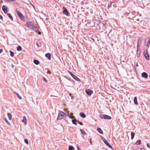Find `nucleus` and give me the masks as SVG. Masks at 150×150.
<instances>
[{"mask_svg": "<svg viewBox=\"0 0 150 150\" xmlns=\"http://www.w3.org/2000/svg\"><path fill=\"white\" fill-rule=\"evenodd\" d=\"M74 148L71 146H69V150H74Z\"/></svg>", "mask_w": 150, "mask_h": 150, "instance_id": "nucleus-24", "label": "nucleus"}, {"mask_svg": "<svg viewBox=\"0 0 150 150\" xmlns=\"http://www.w3.org/2000/svg\"><path fill=\"white\" fill-rule=\"evenodd\" d=\"M100 117L102 119L110 120L111 119V117L108 115H101Z\"/></svg>", "mask_w": 150, "mask_h": 150, "instance_id": "nucleus-3", "label": "nucleus"}, {"mask_svg": "<svg viewBox=\"0 0 150 150\" xmlns=\"http://www.w3.org/2000/svg\"><path fill=\"white\" fill-rule=\"evenodd\" d=\"M141 75L143 77L145 78H147L148 77L147 74L145 72H143L142 73Z\"/></svg>", "mask_w": 150, "mask_h": 150, "instance_id": "nucleus-11", "label": "nucleus"}, {"mask_svg": "<svg viewBox=\"0 0 150 150\" xmlns=\"http://www.w3.org/2000/svg\"><path fill=\"white\" fill-rule=\"evenodd\" d=\"M79 124L80 125H82L83 124L81 122H79Z\"/></svg>", "mask_w": 150, "mask_h": 150, "instance_id": "nucleus-42", "label": "nucleus"}, {"mask_svg": "<svg viewBox=\"0 0 150 150\" xmlns=\"http://www.w3.org/2000/svg\"><path fill=\"white\" fill-rule=\"evenodd\" d=\"M97 130L99 133L100 134H102L103 133L102 130L100 128H98Z\"/></svg>", "mask_w": 150, "mask_h": 150, "instance_id": "nucleus-20", "label": "nucleus"}, {"mask_svg": "<svg viewBox=\"0 0 150 150\" xmlns=\"http://www.w3.org/2000/svg\"><path fill=\"white\" fill-rule=\"evenodd\" d=\"M48 72L49 73H50V72L49 71H48Z\"/></svg>", "mask_w": 150, "mask_h": 150, "instance_id": "nucleus-47", "label": "nucleus"}, {"mask_svg": "<svg viewBox=\"0 0 150 150\" xmlns=\"http://www.w3.org/2000/svg\"><path fill=\"white\" fill-rule=\"evenodd\" d=\"M67 116H69V114L68 113H64V117H65V118Z\"/></svg>", "mask_w": 150, "mask_h": 150, "instance_id": "nucleus-31", "label": "nucleus"}, {"mask_svg": "<svg viewBox=\"0 0 150 150\" xmlns=\"http://www.w3.org/2000/svg\"><path fill=\"white\" fill-rule=\"evenodd\" d=\"M68 72H69V74H70L71 76V75H72V74H72V73H71V72L69 71H68Z\"/></svg>", "mask_w": 150, "mask_h": 150, "instance_id": "nucleus-40", "label": "nucleus"}, {"mask_svg": "<svg viewBox=\"0 0 150 150\" xmlns=\"http://www.w3.org/2000/svg\"><path fill=\"white\" fill-rule=\"evenodd\" d=\"M63 9L64 10L63 13L67 16H69V13L67 9L64 7H63Z\"/></svg>", "mask_w": 150, "mask_h": 150, "instance_id": "nucleus-7", "label": "nucleus"}, {"mask_svg": "<svg viewBox=\"0 0 150 150\" xmlns=\"http://www.w3.org/2000/svg\"><path fill=\"white\" fill-rule=\"evenodd\" d=\"M147 146L148 148H150V144H149L147 143Z\"/></svg>", "mask_w": 150, "mask_h": 150, "instance_id": "nucleus-37", "label": "nucleus"}, {"mask_svg": "<svg viewBox=\"0 0 150 150\" xmlns=\"http://www.w3.org/2000/svg\"><path fill=\"white\" fill-rule=\"evenodd\" d=\"M43 80L44 81H45V82H47V80H46V79L45 78L43 77Z\"/></svg>", "mask_w": 150, "mask_h": 150, "instance_id": "nucleus-38", "label": "nucleus"}, {"mask_svg": "<svg viewBox=\"0 0 150 150\" xmlns=\"http://www.w3.org/2000/svg\"><path fill=\"white\" fill-rule=\"evenodd\" d=\"M80 130L82 134L83 135H86L85 132L82 129H81Z\"/></svg>", "mask_w": 150, "mask_h": 150, "instance_id": "nucleus-25", "label": "nucleus"}, {"mask_svg": "<svg viewBox=\"0 0 150 150\" xmlns=\"http://www.w3.org/2000/svg\"><path fill=\"white\" fill-rule=\"evenodd\" d=\"M100 137L102 139V140L104 142V143L106 145L108 144L109 143L108 142V141L103 137L101 136Z\"/></svg>", "mask_w": 150, "mask_h": 150, "instance_id": "nucleus-9", "label": "nucleus"}, {"mask_svg": "<svg viewBox=\"0 0 150 150\" xmlns=\"http://www.w3.org/2000/svg\"><path fill=\"white\" fill-rule=\"evenodd\" d=\"M64 112L62 111L60 112L59 113L58 116L57 118V120H59L61 119H62L64 117Z\"/></svg>", "mask_w": 150, "mask_h": 150, "instance_id": "nucleus-2", "label": "nucleus"}, {"mask_svg": "<svg viewBox=\"0 0 150 150\" xmlns=\"http://www.w3.org/2000/svg\"><path fill=\"white\" fill-rule=\"evenodd\" d=\"M71 76L74 79H75L77 81L80 80L74 74H72V75H71Z\"/></svg>", "mask_w": 150, "mask_h": 150, "instance_id": "nucleus-13", "label": "nucleus"}, {"mask_svg": "<svg viewBox=\"0 0 150 150\" xmlns=\"http://www.w3.org/2000/svg\"><path fill=\"white\" fill-rule=\"evenodd\" d=\"M16 13L19 18L22 21H25V16L20 11H17Z\"/></svg>", "mask_w": 150, "mask_h": 150, "instance_id": "nucleus-1", "label": "nucleus"}, {"mask_svg": "<svg viewBox=\"0 0 150 150\" xmlns=\"http://www.w3.org/2000/svg\"><path fill=\"white\" fill-rule=\"evenodd\" d=\"M2 9L5 13H7L8 11V7L7 6L4 5L3 6Z\"/></svg>", "mask_w": 150, "mask_h": 150, "instance_id": "nucleus-8", "label": "nucleus"}, {"mask_svg": "<svg viewBox=\"0 0 150 150\" xmlns=\"http://www.w3.org/2000/svg\"><path fill=\"white\" fill-rule=\"evenodd\" d=\"M150 44V40L149 39L147 38L146 39L145 45L146 46H148Z\"/></svg>", "mask_w": 150, "mask_h": 150, "instance_id": "nucleus-10", "label": "nucleus"}, {"mask_svg": "<svg viewBox=\"0 0 150 150\" xmlns=\"http://www.w3.org/2000/svg\"><path fill=\"white\" fill-rule=\"evenodd\" d=\"M135 134L133 132H132L131 133V139H133L134 136Z\"/></svg>", "mask_w": 150, "mask_h": 150, "instance_id": "nucleus-27", "label": "nucleus"}, {"mask_svg": "<svg viewBox=\"0 0 150 150\" xmlns=\"http://www.w3.org/2000/svg\"><path fill=\"white\" fill-rule=\"evenodd\" d=\"M134 103L135 104H136V105L138 104L137 101V98L136 97H135L134 98Z\"/></svg>", "mask_w": 150, "mask_h": 150, "instance_id": "nucleus-18", "label": "nucleus"}, {"mask_svg": "<svg viewBox=\"0 0 150 150\" xmlns=\"http://www.w3.org/2000/svg\"><path fill=\"white\" fill-rule=\"evenodd\" d=\"M141 144V141L140 140H138L135 143V144L138 145H139Z\"/></svg>", "mask_w": 150, "mask_h": 150, "instance_id": "nucleus-23", "label": "nucleus"}, {"mask_svg": "<svg viewBox=\"0 0 150 150\" xmlns=\"http://www.w3.org/2000/svg\"><path fill=\"white\" fill-rule=\"evenodd\" d=\"M86 93L88 95L91 96V94L93 93V91L89 89H87L85 91Z\"/></svg>", "mask_w": 150, "mask_h": 150, "instance_id": "nucleus-5", "label": "nucleus"}, {"mask_svg": "<svg viewBox=\"0 0 150 150\" xmlns=\"http://www.w3.org/2000/svg\"><path fill=\"white\" fill-rule=\"evenodd\" d=\"M144 54L146 60H148L149 59V56L147 52H144Z\"/></svg>", "mask_w": 150, "mask_h": 150, "instance_id": "nucleus-12", "label": "nucleus"}, {"mask_svg": "<svg viewBox=\"0 0 150 150\" xmlns=\"http://www.w3.org/2000/svg\"><path fill=\"white\" fill-rule=\"evenodd\" d=\"M24 142L25 143H26L27 144H28V142L27 139H24Z\"/></svg>", "mask_w": 150, "mask_h": 150, "instance_id": "nucleus-34", "label": "nucleus"}, {"mask_svg": "<svg viewBox=\"0 0 150 150\" xmlns=\"http://www.w3.org/2000/svg\"><path fill=\"white\" fill-rule=\"evenodd\" d=\"M48 72L49 73H50V72L49 71H48Z\"/></svg>", "mask_w": 150, "mask_h": 150, "instance_id": "nucleus-48", "label": "nucleus"}, {"mask_svg": "<svg viewBox=\"0 0 150 150\" xmlns=\"http://www.w3.org/2000/svg\"><path fill=\"white\" fill-rule=\"evenodd\" d=\"M139 39L138 40V41H139Z\"/></svg>", "mask_w": 150, "mask_h": 150, "instance_id": "nucleus-49", "label": "nucleus"}, {"mask_svg": "<svg viewBox=\"0 0 150 150\" xmlns=\"http://www.w3.org/2000/svg\"><path fill=\"white\" fill-rule=\"evenodd\" d=\"M2 18H3L2 16L1 15H0V18L1 19H2Z\"/></svg>", "mask_w": 150, "mask_h": 150, "instance_id": "nucleus-41", "label": "nucleus"}, {"mask_svg": "<svg viewBox=\"0 0 150 150\" xmlns=\"http://www.w3.org/2000/svg\"><path fill=\"white\" fill-rule=\"evenodd\" d=\"M79 114L80 116L83 118H85L86 117V115L83 112H81Z\"/></svg>", "mask_w": 150, "mask_h": 150, "instance_id": "nucleus-15", "label": "nucleus"}, {"mask_svg": "<svg viewBox=\"0 0 150 150\" xmlns=\"http://www.w3.org/2000/svg\"><path fill=\"white\" fill-rule=\"evenodd\" d=\"M25 25L27 27L29 28H30L31 27H32L33 25H33V23L32 22L29 21L27 22L26 23Z\"/></svg>", "mask_w": 150, "mask_h": 150, "instance_id": "nucleus-6", "label": "nucleus"}, {"mask_svg": "<svg viewBox=\"0 0 150 150\" xmlns=\"http://www.w3.org/2000/svg\"><path fill=\"white\" fill-rule=\"evenodd\" d=\"M77 148L78 150H81V149L79 147V146H77Z\"/></svg>", "mask_w": 150, "mask_h": 150, "instance_id": "nucleus-43", "label": "nucleus"}, {"mask_svg": "<svg viewBox=\"0 0 150 150\" xmlns=\"http://www.w3.org/2000/svg\"><path fill=\"white\" fill-rule=\"evenodd\" d=\"M140 150H145V149H144V148H141V149H140Z\"/></svg>", "mask_w": 150, "mask_h": 150, "instance_id": "nucleus-44", "label": "nucleus"}, {"mask_svg": "<svg viewBox=\"0 0 150 150\" xmlns=\"http://www.w3.org/2000/svg\"><path fill=\"white\" fill-rule=\"evenodd\" d=\"M46 57L48 58L49 60L51 59V54L49 53H47L45 54Z\"/></svg>", "mask_w": 150, "mask_h": 150, "instance_id": "nucleus-14", "label": "nucleus"}, {"mask_svg": "<svg viewBox=\"0 0 150 150\" xmlns=\"http://www.w3.org/2000/svg\"><path fill=\"white\" fill-rule=\"evenodd\" d=\"M3 51V50L2 49H0V54Z\"/></svg>", "mask_w": 150, "mask_h": 150, "instance_id": "nucleus-39", "label": "nucleus"}, {"mask_svg": "<svg viewBox=\"0 0 150 150\" xmlns=\"http://www.w3.org/2000/svg\"><path fill=\"white\" fill-rule=\"evenodd\" d=\"M23 118V120H22V122L25 123L26 125L27 124V120L26 117L24 116Z\"/></svg>", "mask_w": 150, "mask_h": 150, "instance_id": "nucleus-17", "label": "nucleus"}, {"mask_svg": "<svg viewBox=\"0 0 150 150\" xmlns=\"http://www.w3.org/2000/svg\"><path fill=\"white\" fill-rule=\"evenodd\" d=\"M112 2L111 1H110V3H109L108 4V6L109 7H110V6L112 5Z\"/></svg>", "mask_w": 150, "mask_h": 150, "instance_id": "nucleus-36", "label": "nucleus"}, {"mask_svg": "<svg viewBox=\"0 0 150 150\" xmlns=\"http://www.w3.org/2000/svg\"><path fill=\"white\" fill-rule=\"evenodd\" d=\"M5 121L6 122V123L8 124V125H10V123L8 122V121L7 120L6 118H5Z\"/></svg>", "mask_w": 150, "mask_h": 150, "instance_id": "nucleus-29", "label": "nucleus"}, {"mask_svg": "<svg viewBox=\"0 0 150 150\" xmlns=\"http://www.w3.org/2000/svg\"><path fill=\"white\" fill-rule=\"evenodd\" d=\"M17 50L18 51H20L22 50V48L21 46H18L17 47Z\"/></svg>", "mask_w": 150, "mask_h": 150, "instance_id": "nucleus-22", "label": "nucleus"}, {"mask_svg": "<svg viewBox=\"0 0 150 150\" xmlns=\"http://www.w3.org/2000/svg\"><path fill=\"white\" fill-rule=\"evenodd\" d=\"M107 145V146H108L109 148H110L111 149H112V146L111 145L109 144H108V145Z\"/></svg>", "mask_w": 150, "mask_h": 150, "instance_id": "nucleus-35", "label": "nucleus"}, {"mask_svg": "<svg viewBox=\"0 0 150 150\" xmlns=\"http://www.w3.org/2000/svg\"><path fill=\"white\" fill-rule=\"evenodd\" d=\"M72 122L73 124L75 125H77V124L76 123V119H75L72 120Z\"/></svg>", "mask_w": 150, "mask_h": 150, "instance_id": "nucleus-19", "label": "nucleus"}, {"mask_svg": "<svg viewBox=\"0 0 150 150\" xmlns=\"http://www.w3.org/2000/svg\"><path fill=\"white\" fill-rule=\"evenodd\" d=\"M2 3V1H1V0H0V4H1V3Z\"/></svg>", "mask_w": 150, "mask_h": 150, "instance_id": "nucleus-45", "label": "nucleus"}, {"mask_svg": "<svg viewBox=\"0 0 150 150\" xmlns=\"http://www.w3.org/2000/svg\"><path fill=\"white\" fill-rule=\"evenodd\" d=\"M32 29L34 31L37 33L38 34L40 35L41 34V33L39 31V30L37 28H36L34 25H33L32 26Z\"/></svg>", "mask_w": 150, "mask_h": 150, "instance_id": "nucleus-4", "label": "nucleus"}, {"mask_svg": "<svg viewBox=\"0 0 150 150\" xmlns=\"http://www.w3.org/2000/svg\"><path fill=\"white\" fill-rule=\"evenodd\" d=\"M9 52H10V53H11V56L12 57L14 56V53L13 52H12L11 50H10Z\"/></svg>", "mask_w": 150, "mask_h": 150, "instance_id": "nucleus-30", "label": "nucleus"}, {"mask_svg": "<svg viewBox=\"0 0 150 150\" xmlns=\"http://www.w3.org/2000/svg\"><path fill=\"white\" fill-rule=\"evenodd\" d=\"M48 72L49 73H50V72L49 71H48Z\"/></svg>", "mask_w": 150, "mask_h": 150, "instance_id": "nucleus-46", "label": "nucleus"}, {"mask_svg": "<svg viewBox=\"0 0 150 150\" xmlns=\"http://www.w3.org/2000/svg\"><path fill=\"white\" fill-rule=\"evenodd\" d=\"M36 44L37 45V47H39L41 45L40 42H36Z\"/></svg>", "mask_w": 150, "mask_h": 150, "instance_id": "nucleus-28", "label": "nucleus"}, {"mask_svg": "<svg viewBox=\"0 0 150 150\" xmlns=\"http://www.w3.org/2000/svg\"><path fill=\"white\" fill-rule=\"evenodd\" d=\"M16 95L17 96V97L20 99H22V97L19 95L18 93H16Z\"/></svg>", "mask_w": 150, "mask_h": 150, "instance_id": "nucleus-32", "label": "nucleus"}, {"mask_svg": "<svg viewBox=\"0 0 150 150\" xmlns=\"http://www.w3.org/2000/svg\"><path fill=\"white\" fill-rule=\"evenodd\" d=\"M7 116L10 120H11L12 118V115L10 113L8 112L7 113Z\"/></svg>", "mask_w": 150, "mask_h": 150, "instance_id": "nucleus-16", "label": "nucleus"}, {"mask_svg": "<svg viewBox=\"0 0 150 150\" xmlns=\"http://www.w3.org/2000/svg\"><path fill=\"white\" fill-rule=\"evenodd\" d=\"M34 63L36 65H38L40 63L39 62L38 60L36 59L34 60Z\"/></svg>", "mask_w": 150, "mask_h": 150, "instance_id": "nucleus-21", "label": "nucleus"}, {"mask_svg": "<svg viewBox=\"0 0 150 150\" xmlns=\"http://www.w3.org/2000/svg\"><path fill=\"white\" fill-rule=\"evenodd\" d=\"M7 16L11 19H12L13 18L10 13H8L7 14Z\"/></svg>", "mask_w": 150, "mask_h": 150, "instance_id": "nucleus-26", "label": "nucleus"}, {"mask_svg": "<svg viewBox=\"0 0 150 150\" xmlns=\"http://www.w3.org/2000/svg\"><path fill=\"white\" fill-rule=\"evenodd\" d=\"M16 0H5L6 1V2H12V1H15Z\"/></svg>", "mask_w": 150, "mask_h": 150, "instance_id": "nucleus-33", "label": "nucleus"}]
</instances>
